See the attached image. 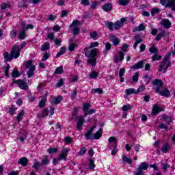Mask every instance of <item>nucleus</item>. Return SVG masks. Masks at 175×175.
<instances>
[{"label": "nucleus", "mask_w": 175, "mask_h": 175, "mask_svg": "<svg viewBox=\"0 0 175 175\" xmlns=\"http://www.w3.org/2000/svg\"><path fill=\"white\" fill-rule=\"evenodd\" d=\"M84 53L86 57L89 56L90 57L88 59V64L92 65V68H95V66H96V55H98V49L94 48L91 49L90 52L88 51V48H85Z\"/></svg>", "instance_id": "nucleus-1"}, {"label": "nucleus", "mask_w": 175, "mask_h": 175, "mask_svg": "<svg viewBox=\"0 0 175 175\" xmlns=\"http://www.w3.org/2000/svg\"><path fill=\"white\" fill-rule=\"evenodd\" d=\"M172 55V52H168L163 57V62L161 63L159 68V72H162L164 69V72H166L169 68L172 66V61L169 60Z\"/></svg>", "instance_id": "nucleus-2"}, {"label": "nucleus", "mask_w": 175, "mask_h": 175, "mask_svg": "<svg viewBox=\"0 0 175 175\" xmlns=\"http://www.w3.org/2000/svg\"><path fill=\"white\" fill-rule=\"evenodd\" d=\"M32 62H33V59H29L26 62L25 68L26 69H29L27 71L28 79H31V77L35 76V70H36V66H35V65H32Z\"/></svg>", "instance_id": "nucleus-3"}, {"label": "nucleus", "mask_w": 175, "mask_h": 175, "mask_svg": "<svg viewBox=\"0 0 175 175\" xmlns=\"http://www.w3.org/2000/svg\"><path fill=\"white\" fill-rule=\"evenodd\" d=\"M102 135H103V129H99L95 133H92L85 137L86 140H99L102 137Z\"/></svg>", "instance_id": "nucleus-4"}, {"label": "nucleus", "mask_w": 175, "mask_h": 175, "mask_svg": "<svg viewBox=\"0 0 175 175\" xmlns=\"http://www.w3.org/2000/svg\"><path fill=\"white\" fill-rule=\"evenodd\" d=\"M147 169H148V163L142 162L137 168L135 175H145L144 170H147Z\"/></svg>", "instance_id": "nucleus-5"}, {"label": "nucleus", "mask_w": 175, "mask_h": 175, "mask_svg": "<svg viewBox=\"0 0 175 175\" xmlns=\"http://www.w3.org/2000/svg\"><path fill=\"white\" fill-rule=\"evenodd\" d=\"M12 83L14 84H18L19 88H21V90H23V91H28L29 88L28 83H27V82L23 79L14 80Z\"/></svg>", "instance_id": "nucleus-6"}, {"label": "nucleus", "mask_w": 175, "mask_h": 175, "mask_svg": "<svg viewBox=\"0 0 175 175\" xmlns=\"http://www.w3.org/2000/svg\"><path fill=\"white\" fill-rule=\"evenodd\" d=\"M155 94H159L161 96H164L165 98H169L170 96V91L167 88H164L161 90L159 88H155Z\"/></svg>", "instance_id": "nucleus-7"}, {"label": "nucleus", "mask_w": 175, "mask_h": 175, "mask_svg": "<svg viewBox=\"0 0 175 175\" xmlns=\"http://www.w3.org/2000/svg\"><path fill=\"white\" fill-rule=\"evenodd\" d=\"M21 51V49H20V47H18L16 44L12 46V50L11 51V54L13 58H15V59H17V58L20 57Z\"/></svg>", "instance_id": "nucleus-8"}, {"label": "nucleus", "mask_w": 175, "mask_h": 175, "mask_svg": "<svg viewBox=\"0 0 175 175\" xmlns=\"http://www.w3.org/2000/svg\"><path fill=\"white\" fill-rule=\"evenodd\" d=\"M118 55H119V58H118ZM124 57H125V53H124V52L120 51L118 52V55L117 53H116L113 55V62L115 64H118V62H120V61H121V62L124 61Z\"/></svg>", "instance_id": "nucleus-9"}, {"label": "nucleus", "mask_w": 175, "mask_h": 175, "mask_svg": "<svg viewBox=\"0 0 175 175\" xmlns=\"http://www.w3.org/2000/svg\"><path fill=\"white\" fill-rule=\"evenodd\" d=\"M69 154V149L68 148H64L58 157L59 161H66L68 154Z\"/></svg>", "instance_id": "nucleus-10"}, {"label": "nucleus", "mask_w": 175, "mask_h": 175, "mask_svg": "<svg viewBox=\"0 0 175 175\" xmlns=\"http://www.w3.org/2000/svg\"><path fill=\"white\" fill-rule=\"evenodd\" d=\"M161 111H165V109L160 107L158 104H155L152 109V115L158 116Z\"/></svg>", "instance_id": "nucleus-11"}, {"label": "nucleus", "mask_w": 175, "mask_h": 175, "mask_svg": "<svg viewBox=\"0 0 175 175\" xmlns=\"http://www.w3.org/2000/svg\"><path fill=\"white\" fill-rule=\"evenodd\" d=\"M144 68V60H141L137 62L135 64H133L131 67V69L134 70H137L139 69H143Z\"/></svg>", "instance_id": "nucleus-12"}, {"label": "nucleus", "mask_w": 175, "mask_h": 175, "mask_svg": "<svg viewBox=\"0 0 175 175\" xmlns=\"http://www.w3.org/2000/svg\"><path fill=\"white\" fill-rule=\"evenodd\" d=\"M152 85H154L156 88H159L161 90V87H163V81L159 79H155L152 81Z\"/></svg>", "instance_id": "nucleus-13"}, {"label": "nucleus", "mask_w": 175, "mask_h": 175, "mask_svg": "<svg viewBox=\"0 0 175 175\" xmlns=\"http://www.w3.org/2000/svg\"><path fill=\"white\" fill-rule=\"evenodd\" d=\"M126 21V18H122L120 21L116 22V30L120 29L124 25V23Z\"/></svg>", "instance_id": "nucleus-14"}, {"label": "nucleus", "mask_w": 175, "mask_h": 175, "mask_svg": "<svg viewBox=\"0 0 175 175\" xmlns=\"http://www.w3.org/2000/svg\"><path fill=\"white\" fill-rule=\"evenodd\" d=\"M38 118H46V117H49V108H44L41 113H38L37 115Z\"/></svg>", "instance_id": "nucleus-15"}, {"label": "nucleus", "mask_w": 175, "mask_h": 175, "mask_svg": "<svg viewBox=\"0 0 175 175\" xmlns=\"http://www.w3.org/2000/svg\"><path fill=\"white\" fill-rule=\"evenodd\" d=\"M28 162H29V160H28V158L27 157H22L18 161V163L24 167H25V166H28Z\"/></svg>", "instance_id": "nucleus-16"}, {"label": "nucleus", "mask_w": 175, "mask_h": 175, "mask_svg": "<svg viewBox=\"0 0 175 175\" xmlns=\"http://www.w3.org/2000/svg\"><path fill=\"white\" fill-rule=\"evenodd\" d=\"M110 38H111V42L113 43L114 46H118L121 43V40L117 38L115 35H111Z\"/></svg>", "instance_id": "nucleus-17"}, {"label": "nucleus", "mask_w": 175, "mask_h": 175, "mask_svg": "<svg viewBox=\"0 0 175 175\" xmlns=\"http://www.w3.org/2000/svg\"><path fill=\"white\" fill-rule=\"evenodd\" d=\"M26 38H27V30L23 28L21 31H19L18 39H20V40H25Z\"/></svg>", "instance_id": "nucleus-18"}, {"label": "nucleus", "mask_w": 175, "mask_h": 175, "mask_svg": "<svg viewBox=\"0 0 175 175\" xmlns=\"http://www.w3.org/2000/svg\"><path fill=\"white\" fill-rule=\"evenodd\" d=\"M105 27H107L109 31H114L116 29V23H113L111 21H107L105 23Z\"/></svg>", "instance_id": "nucleus-19"}, {"label": "nucleus", "mask_w": 175, "mask_h": 175, "mask_svg": "<svg viewBox=\"0 0 175 175\" xmlns=\"http://www.w3.org/2000/svg\"><path fill=\"white\" fill-rule=\"evenodd\" d=\"M102 9L104 12H110L113 9V5L110 3H107L102 6Z\"/></svg>", "instance_id": "nucleus-20"}, {"label": "nucleus", "mask_w": 175, "mask_h": 175, "mask_svg": "<svg viewBox=\"0 0 175 175\" xmlns=\"http://www.w3.org/2000/svg\"><path fill=\"white\" fill-rule=\"evenodd\" d=\"M84 124V118L80 117L78 119V122H77V128L78 131H81V128H83V125Z\"/></svg>", "instance_id": "nucleus-21"}, {"label": "nucleus", "mask_w": 175, "mask_h": 175, "mask_svg": "<svg viewBox=\"0 0 175 175\" xmlns=\"http://www.w3.org/2000/svg\"><path fill=\"white\" fill-rule=\"evenodd\" d=\"M84 124V118L80 117L78 119V122H77V128L78 131H81V128H83V125Z\"/></svg>", "instance_id": "nucleus-22"}, {"label": "nucleus", "mask_w": 175, "mask_h": 175, "mask_svg": "<svg viewBox=\"0 0 175 175\" xmlns=\"http://www.w3.org/2000/svg\"><path fill=\"white\" fill-rule=\"evenodd\" d=\"M170 150V145L169 143L166 142L161 146V152H163V154H167V151Z\"/></svg>", "instance_id": "nucleus-23"}, {"label": "nucleus", "mask_w": 175, "mask_h": 175, "mask_svg": "<svg viewBox=\"0 0 175 175\" xmlns=\"http://www.w3.org/2000/svg\"><path fill=\"white\" fill-rule=\"evenodd\" d=\"M62 99H64V97L62 96H58L57 97H55L52 100V104L53 105H59L62 102Z\"/></svg>", "instance_id": "nucleus-24"}, {"label": "nucleus", "mask_w": 175, "mask_h": 175, "mask_svg": "<svg viewBox=\"0 0 175 175\" xmlns=\"http://www.w3.org/2000/svg\"><path fill=\"white\" fill-rule=\"evenodd\" d=\"M165 34L166 31H165V30H161V31L156 36L154 40H156V42H159V40H161V39H162V38H163Z\"/></svg>", "instance_id": "nucleus-25"}, {"label": "nucleus", "mask_w": 175, "mask_h": 175, "mask_svg": "<svg viewBox=\"0 0 175 175\" xmlns=\"http://www.w3.org/2000/svg\"><path fill=\"white\" fill-rule=\"evenodd\" d=\"M140 38V36H139V35H137L135 38V42L133 44L134 50H136V49L137 48V44H139V43L143 42V40L142 38Z\"/></svg>", "instance_id": "nucleus-26"}, {"label": "nucleus", "mask_w": 175, "mask_h": 175, "mask_svg": "<svg viewBox=\"0 0 175 175\" xmlns=\"http://www.w3.org/2000/svg\"><path fill=\"white\" fill-rule=\"evenodd\" d=\"M3 55L4 59H5V62H11L12 59L14 58L12 53L11 55H9L8 52H4Z\"/></svg>", "instance_id": "nucleus-27"}, {"label": "nucleus", "mask_w": 175, "mask_h": 175, "mask_svg": "<svg viewBox=\"0 0 175 175\" xmlns=\"http://www.w3.org/2000/svg\"><path fill=\"white\" fill-rule=\"evenodd\" d=\"M49 162H50V160L49 159V156L44 155L40 163L42 166H46V165H49Z\"/></svg>", "instance_id": "nucleus-28"}, {"label": "nucleus", "mask_w": 175, "mask_h": 175, "mask_svg": "<svg viewBox=\"0 0 175 175\" xmlns=\"http://www.w3.org/2000/svg\"><path fill=\"white\" fill-rule=\"evenodd\" d=\"M96 128V123H95L87 132L84 134L85 137L90 136V135H92L94 131H95Z\"/></svg>", "instance_id": "nucleus-29"}, {"label": "nucleus", "mask_w": 175, "mask_h": 175, "mask_svg": "<svg viewBox=\"0 0 175 175\" xmlns=\"http://www.w3.org/2000/svg\"><path fill=\"white\" fill-rule=\"evenodd\" d=\"M162 118L164 121H165L167 125H170V122H173L172 116H167V115H163Z\"/></svg>", "instance_id": "nucleus-30"}, {"label": "nucleus", "mask_w": 175, "mask_h": 175, "mask_svg": "<svg viewBox=\"0 0 175 175\" xmlns=\"http://www.w3.org/2000/svg\"><path fill=\"white\" fill-rule=\"evenodd\" d=\"M79 25L80 21L76 19L72 23V24L70 25V29H73V28H79Z\"/></svg>", "instance_id": "nucleus-31"}, {"label": "nucleus", "mask_w": 175, "mask_h": 175, "mask_svg": "<svg viewBox=\"0 0 175 175\" xmlns=\"http://www.w3.org/2000/svg\"><path fill=\"white\" fill-rule=\"evenodd\" d=\"M161 25H163V27H164V28H166L167 29H168V28H170V27H172V23L170 22V21L166 19L164 20Z\"/></svg>", "instance_id": "nucleus-32"}, {"label": "nucleus", "mask_w": 175, "mask_h": 175, "mask_svg": "<svg viewBox=\"0 0 175 175\" xmlns=\"http://www.w3.org/2000/svg\"><path fill=\"white\" fill-rule=\"evenodd\" d=\"M66 53V46H62L59 51L57 53L56 57L59 58L60 55H64Z\"/></svg>", "instance_id": "nucleus-33"}, {"label": "nucleus", "mask_w": 175, "mask_h": 175, "mask_svg": "<svg viewBox=\"0 0 175 175\" xmlns=\"http://www.w3.org/2000/svg\"><path fill=\"white\" fill-rule=\"evenodd\" d=\"M90 107H91V103H84L83 104V108L82 110L85 113H87L88 111V110L90 109Z\"/></svg>", "instance_id": "nucleus-34"}, {"label": "nucleus", "mask_w": 175, "mask_h": 175, "mask_svg": "<svg viewBox=\"0 0 175 175\" xmlns=\"http://www.w3.org/2000/svg\"><path fill=\"white\" fill-rule=\"evenodd\" d=\"M110 50H111V44L110 42H107L105 44V51H103V53L105 54V55H107Z\"/></svg>", "instance_id": "nucleus-35"}, {"label": "nucleus", "mask_w": 175, "mask_h": 175, "mask_svg": "<svg viewBox=\"0 0 175 175\" xmlns=\"http://www.w3.org/2000/svg\"><path fill=\"white\" fill-rule=\"evenodd\" d=\"M50 50V42H45L41 47V51H47Z\"/></svg>", "instance_id": "nucleus-36"}, {"label": "nucleus", "mask_w": 175, "mask_h": 175, "mask_svg": "<svg viewBox=\"0 0 175 175\" xmlns=\"http://www.w3.org/2000/svg\"><path fill=\"white\" fill-rule=\"evenodd\" d=\"M125 92H126V95H127V96L133 95V94L137 95V94H136V89H135V88L126 89Z\"/></svg>", "instance_id": "nucleus-37"}, {"label": "nucleus", "mask_w": 175, "mask_h": 175, "mask_svg": "<svg viewBox=\"0 0 175 175\" xmlns=\"http://www.w3.org/2000/svg\"><path fill=\"white\" fill-rule=\"evenodd\" d=\"M89 167L90 170H94L96 165H95V159H89Z\"/></svg>", "instance_id": "nucleus-38"}, {"label": "nucleus", "mask_w": 175, "mask_h": 175, "mask_svg": "<svg viewBox=\"0 0 175 175\" xmlns=\"http://www.w3.org/2000/svg\"><path fill=\"white\" fill-rule=\"evenodd\" d=\"M21 76V73H20V71L18 70H14L12 72V77L13 79H17L18 77H20Z\"/></svg>", "instance_id": "nucleus-39"}, {"label": "nucleus", "mask_w": 175, "mask_h": 175, "mask_svg": "<svg viewBox=\"0 0 175 175\" xmlns=\"http://www.w3.org/2000/svg\"><path fill=\"white\" fill-rule=\"evenodd\" d=\"M50 57H51V53H50V52H46L43 54L41 61H47Z\"/></svg>", "instance_id": "nucleus-40"}, {"label": "nucleus", "mask_w": 175, "mask_h": 175, "mask_svg": "<svg viewBox=\"0 0 175 175\" xmlns=\"http://www.w3.org/2000/svg\"><path fill=\"white\" fill-rule=\"evenodd\" d=\"M17 35H18V31H17V29H12L10 33V36L11 38V39H14L16 38V37L17 36Z\"/></svg>", "instance_id": "nucleus-41"}, {"label": "nucleus", "mask_w": 175, "mask_h": 175, "mask_svg": "<svg viewBox=\"0 0 175 175\" xmlns=\"http://www.w3.org/2000/svg\"><path fill=\"white\" fill-rule=\"evenodd\" d=\"M16 111L17 108H16V105H12L9 109L8 113L10 116H13Z\"/></svg>", "instance_id": "nucleus-42"}, {"label": "nucleus", "mask_w": 175, "mask_h": 175, "mask_svg": "<svg viewBox=\"0 0 175 175\" xmlns=\"http://www.w3.org/2000/svg\"><path fill=\"white\" fill-rule=\"evenodd\" d=\"M46 101H47V98L43 97L39 103V105H38L39 107H40V109L44 107V106H46Z\"/></svg>", "instance_id": "nucleus-43"}, {"label": "nucleus", "mask_w": 175, "mask_h": 175, "mask_svg": "<svg viewBox=\"0 0 175 175\" xmlns=\"http://www.w3.org/2000/svg\"><path fill=\"white\" fill-rule=\"evenodd\" d=\"M98 76H99V72L92 70L90 74L89 75V77L90 79H97Z\"/></svg>", "instance_id": "nucleus-44"}, {"label": "nucleus", "mask_w": 175, "mask_h": 175, "mask_svg": "<svg viewBox=\"0 0 175 175\" xmlns=\"http://www.w3.org/2000/svg\"><path fill=\"white\" fill-rule=\"evenodd\" d=\"M146 29V27H144V24L141 23L138 27H135L133 30V32H137V31H144Z\"/></svg>", "instance_id": "nucleus-45"}, {"label": "nucleus", "mask_w": 175, "mask_h": 175, "mask_svg": "<svg viewBox=\"0 0 175 175\" xmlns=\"http://www.w3.org/2000/svg\"><path fill=\"white\" fill-rule=\"evenodd\" d=\"M122 159L124 163H129V165H131L132 163V159L128 158L125 155H122Z\"/></svg>", "instance_id": "nucleus-46"}, {"label": "nucleus", "mask_w": 175, "mask_h": 175, "mask_svg": "<svg viewBox=\"0 0 175 175\" xmlns=\"http://www.w3.org/2000/svg\"><path fill=\"white\" fill-rule=\"evenodd\" d=\"M63 72H64V66H60L55 69L54 72V75H61L62 73H63Z\"/></svg>", "instance_id": "nucleus-47"}, {"label": "nucleus", "mask_w": 175, "mask_h": 175, "mask_svg": "<svg viewBox=\"0 0 175 175\" xmlns=\"http://www.w3.org/2000/svg\"><path fill=\"white\" fill-rule=\"evenodd\" d=\"M108 142L109 143H113L112 146H115L116 144V146H118V142H117V139L116 138V137H110L108 139Z\"/></svg>", "instance_id": "nucleus-48"}, {"label": "nucleus", "mask_w": 175, "mask_h": 175, "mask_svg": "<svg viewBox=\"0 0 175 175\" xmlns=\"http://www.w3.org/2000/svg\"><path fill=\"white\" fill-rule=\"evenodd\" d=\"M103 93V90L100 88L92 89L91 94L94 95V94H99L100 95Z\"/></svg>", "instance_id": "nucleus-49"}, {"label": "nucleus", "mask_w": 175, "mask_h": 175, "mask_svg": "<svg viewBox=\"0 0 175 175\" xmlns=\"http://www.w3.org/2000/svg\"><path fill=\"white\" fill-rule=\"evenodd\" d=\"M158 13H161V9L157 8H153L150 12V14L152 16V17H154L155 14H158Z\"/></svg>", "instance_id": "nucleus-50"}, {"label": "nucleus", "mask_w": 175, "mask_h": 175, "mask_svg": "<svg viewBox=\"0 0 175 175\" xmlns=\"http://www.w3.org/2000/svg\"><path fill=\"white\" fill-rule=\"evenodd\" d=\"M90 36L92 39H93V40H96L98 39V36H99L98 35V33L96 31H94L90 32Z\"/></svg>", "instance_id": "nucleus-51"}, {"label": "nucleus", "mask_w": 175, "mask_h": 175, "mask_svg": "<svg viewBox=\"0 0 175 175\" xmlns=\"http://www.w3.org/2000/svg\"><path fill=\"white\" fill-rule=\"evenodd\" d=\"M162 59V56L161 55H159L158 54H154L152 57V62H155V61H161Z\"/></svg>", "instance_id": "nucleus-52"}, {"label": "nucleus", "mask_w": 175, "mask_h": 175, "mask_svg": "<svg viewBox=\"0 0 175 175\" xmlns=\"http://www.w3.org/2000/svg\"><path fill=\"white\" fill-rule=\"evenodd\" d=\"M95 113H96V109L92 108L89 109L87 113L83 114V117H87V116H90V114H95Z\"/></svg>", "instance_id": "nucleus-53"}, {"label": "nucleus", "mask_w": 175, "mask_h": 175, "mask_svg": "<svg viewBox=\"0 0 175 175\" xmlns=\"http://www.w3.org/2000/svg\"><path fill=\"white\" fill-rule=\"evenodd\" d=\"M6 65L7 66L5 68L4 75H5V77H10V76L9 75V70H10V65L9 64H7Z\"/></svg>", "instance_id": "nucleus-54"}, {"label": "nucleus", "mask_w": 175, "mask_h": 175, "mask_svg": "<svg viewBox=\"0 0 175 175\" xmlns=\"http://www.w3.org/2000/svg\"><path fill=\"white\" fill-rule=\"evenodd\" d=\"M112 146L113 147V149L111 150V155H117V152H118L117 147L118 146V145H117V144L116 143L115 145H112Z\"/></svg>", "instance_id": "nucleus-55"}, {"label": "nucleus", "mask_w": 175, "mask_h": 175, "mask_svg": "<svg viewBox=\"0 0 175 175\" xmlns=\"http://www.w3.org/2000/svg\"><path fill=\"white\" fill-rule=\"evenodd\" d=\"M150 53L152 54H158V49L155 48V45L153 44L150 49H149Z\"/></svg>", "instance_id": "nucleus-56"}, {"label": "nucleus", "mask_w": 175, "mask_h": 175, "mask_svg": "<svg viewBox=\"0 0 175 175\" xmlns=\"http://www.w3.org/2000/svg\"><path fill=\"white\" fill-rule=\"evenodd\" d=\"M139 76L140 74L139 73V72H135V75L133 76V81L134 83H137V81H139Z\"/></svg>", "instance_id": "nucleus-57"}, {"label": "nucleus", "mask_w": 175, "mask_h": 175, "mask_svg": "<svg viewBox=\"0 0 175 175\" xmlns=\"http://www.w3.org/2000/svg\"><path fill=\"white\" fill-rule=\"evenodd\" d=\"M129 3V0H119L118 5L120 6H126Z\"/></svg>", "instance_id": "nucleus-58"}, {"label": "nucleus", "mask_w": 175, "mask_h": 175, "mask_svg": "<svg viewBox=\"0 0 175 175\" xmlns=\"http://www.w3.org/2000/svg\"><path fill=\"white\" fill-rule=\"evenodd\" d=\"M146 90V86L144 85H141L139 86L137 90H135V92L137 95V94H139V92H144V90Z\"/></svg>", "instance_id": "nucleus-59"}, {"label": "nucleus", "mask_w": 175, "mask_h": 175, "mask_svg": "<svg viewBox=\"0 0 175 175\" xmlns=\"http://www.w3.org/2000/svg\"><path fill=\"white\" fill-rule=\"evenodd\" d=\"M175 4V0H167V3L165 8H172Z\"/></svg>", "instance_id": "nucleus-60"}, {"label": "nucleus", "mask_w": 175, "mask_h": 175, "mask_svg": "<svg viewBox=\"0 0 175 175\" xmlns=\"http://www.w3.org/2000/svg\"><path fill=\"white\" fill-rule=\"evenodd\" d=\"M132 109V106L131 105H124L122 107V111H129V110H131Z\"/></svg>", "instance_id": "nucleus-61"}, {"label": "nucleus", "mask_w": 175, "mask_h": 175, "mask_svg": "<svg viewBox=\"0 0 175 175\" xmlns=\"http://www.w3.org/2000/svg\"><path fill=\"white\" fill-rule=\"evenodd\" d=\"M87 153V148L85 147H83L80 149L79 152H78V155H85Z\"/></svg>", "instance_id": "nucleus-62"}, {"label": "nucleus", "mask_w": 175, "mask_h": 175, "mask_svg": "<svg viewBox=\"0 0 175 175\" xmlns=\"http://www.w3.org/2000/svg\"><path fill=\"white\" fill-rule=\"evenodd\" d=\"M49 154H55L56 152H58V148H49L48 149Z\"/></svg>", "instance_id": "nucleus-63"}, {"label": "nucleus", "mask_w": 175, "mask_h": 175, "mask_svg": "<svg viewBox=\"0 0 175 175\" xmlns=\"http://www.w3.org/2000/svg\"><path fill=\"white\" fill-rule=\"evenodd\" d=\"M79 114V107H75L72 110V117H77Z\"/></svg>", "instance_id": "nucleus-64"}]
</instances>
